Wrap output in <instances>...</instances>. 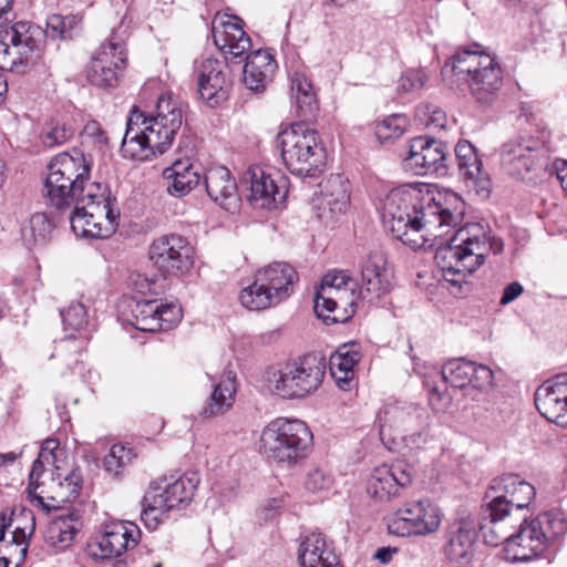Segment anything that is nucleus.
I'll return each instance as SVG.
<instances>
[{
	"label": "nucleus",
	"mask_w": 567,
	"mask_h": 567,
	"mask_svg": "<svg viewBox=\"0 0 567 567\" xmlns=\"http://www.w3.org/2000/svg\"><path fill=\"white\" fill-rule=\"evenodd\" d=\"M465 204L455 193L435 192L427 184H406L386 195L382 220L393 237L411 247L422 244L415 236L425 230L435 238L447 234L463 218Z\"/></svg>",
	"instance_id": "f257e3e1"
},
{
	"label": "nucleus",
	"mask_w": 567,
	"mask_h": 567,
	"mask_svg": "<svg viewBox=\"0 0 567 567\" xmlns=\"http://www.w3.org/2000/svg\"><path fill=\"white\" fill-rule=\"evenodd\" d=\"M183 124L181 102L171 95H162L156 103V113L146 118L133 111L127 121L122 142V152L133 159L145 161L164 154L172 146Z\"/></svg>",
	"instance_id": "f03ea898"
},
{
	"label": "nucleus",
	"mask_w": 567,
	"mask_h": 567,
	"mask_svg": "<svg viewBox=\"0 0 567 567\" xmlns=\"http://www.w3.org/2000/svg\"><path fill=\"white\" fill-rule=\"evenodd\" d=\"M491 243L484 226L470 223L436 250L435 259L442 265L444 279L460 286L463 277L472 275L484 264Z\"/></svg>",
	"instance_id": "7ed1b4c3"
},
{
	"label": "nucleus",
	"mask_w": 567,
	"mask_h": 567,
	"mask_svg": "<svg viewBox=\"0 0 567 567\" xmlns=\"http://www.w3.org/2000/svg\"><path fill=\"white\" fill-rule=\"evenodd\" d=\"M92 162L82 152L61 153L48 165L42 194L47 205L58 210L70 208L78 197L85 196Z\"/></svg>",
	"instance_id": "20e7f679"
},
{
	"label": "nucleus",
	"mask_w": 567,
	"mask_h": 567,
	"mask_svg": "<svg viewBox=\"0 0 567 567\" xmlns=\"http://www.w3.org/2000/svg\"><path fill=\"white\" fill-rule=\"evenodd\" d=\"M452 72L464 81L474 102L491 107L503 86V72L495 58L480 51L462 50L451 59Z\"/></svg>",
	"instance_id": "39448f33"
},
{
	"label": "nucleus",
	"mask_w": 567,
	"mask_h": 567,
	"mask_svg": "<svg viewBox=\"0 0 567 567\" xmlns=\"http://www.w3.org/2000/svg\"><path fill=\"white\" fill-rule=\"evenodd\" d=\"M277 145L287 169L300 177L321 173L327 162L326 148L316 130L292 124L277 136Z\"/></svg>",
	"instance_id": "423d86ee"
},
{
	"label": "nucleus",
	"mask_w": 567,
	"mask_h": 567,
	"mask_svg": "<svg viewBox=\"0 0 567 567\" xmlns=\"http://www.w3.org/2000/svg\"><path fill=\"white\" fill-rule=\"evenodd\" d=\"M324 373V361L307 354L269 369L266 372V383L269 391L281 399H303L318 390Z\"/></svg>",
	"instance_id": "0eeeda50"
},
{
	"label": "nucleus",
	"mask_w": 567,
	"mask_h": 567,
	"mask_svg": "<svg viewBox=\"0 0 567 567\" xmlns=\"http://www.w3.org/2000/svg\"><path fill=\"white\" fill-rule=\"evenodd\" d=\"M260 443L268 458L293 466L308 456L312 434L300 420L277 419L262 430Z\"/></svg>",
	"instance_id": "6e6552de"
},
{
	"label": "nucleus",
	"mask_w": 567,
	"mask_h": 567,
	"mask_svg": "<svg viewBox=\"0 0 567 567\" xmlns=\"http://www.w3.org/2000/svg\"><path fill=\"white\" fill-rule=\"evenodd\" d=\"M73 206L70 224L75 235L101 239L115 231L120 212L112 206L110 197L101 193V184L91 183L85 196L78 197Z\"/></svg>",
	"instance_id": "1a4fd4ad"
},
{
	"label": "nucleus",
	"mask_w": 567,
	"mask_h": 567,
	"mask_svg": "<svg viewBox=\"0 0 567 567\" xmlns=\"http://www.w3.org/2000/svg\"><path fill=\"white\" fill-rule=\"evenodd\" d=\"M45 42V32L38 25L20 21L6 29L0 39V68L18 73L34 63Z\"/></svg>",
	"instance_id": "9d476101"
},
{
	"label": "nucleus",
	"mask_w": 567,
	"mask_h": 567,
	"mask_svg": "<svg viewBox=\"0 0 567 567\" xmlns=\"http://www.w3.org/2000/svg\"><path fill=\"white\" fill-rule=\"evenodd\" d=\"M439 506L430 498L405 502L386 519L390 534L401 537L427 536L441 526Z\"/></svg>",
	"instance_id": "9b49d317"
},
{
	"label": "nucleus",
	"mask_w": 567,
	"mask_h": 567,
	"mask_svg": "<svg viewBox=\"0 0 567 567\" xmlns=\"http://www.w3.org/2000/svg\"><path fill=\"white\" fill-rule=\"evenodd\" d=\"M380 433L385 429L401 434L408 445L421 447L431 437V416L425 408L414 403H396L388 406L379 416Z\"/></svg>",
	"instance_id": "f8f14e48"
},
{
	"label": "nucleus",
	"mask_w": 567,
	"mask_h": 567,
	"mask_svg": "<svg viewBox=\"0 0 567 567\" xmlns=\"http://www.w3.org/2000/svg\"><path fill=\"white\" fill-rule=\"evenodd\" d=\"M444 382L463 389L464 395L480 402L494 386V372L484 364H476L464 358L451 359L442 368Z\"/></svg>",
	"instance_id": "ddd939ff"
},
{
	"label": "nucleus",
	"mask_w": 567,
	"mask_h": 567,
	"mask_svg": "<svg viewBox=\"0 0 567 567\" xmlns=\"http://www.w3.org/2000/svg\"><path fill=\"white\" fill-rule=\"evenodd\" d=\"M127 32L118 28L92 55L87 65V80L95 86L107 87L117 83V69L126 61Z\"/></svg>",
	"instance_id": "4468645a"
},
{
	"label": "nucleus",
	"mask_w": 567,
	"mask_h": 567,
	"mask_svg": "<svg viewBox=\"0 0 567 567\" xmlns=\"http://www.w3.org/2000/svg\"><path fill=\"white\" fill-rule=\"evenodd\" d=\"M150 259L164 277H182L194 265V248L182 236L171 234L155 239L150 246Z\"/></svg>",
	"instance_id": "2eb2a0df"
},
{
	"label": "nucleus",
	"mask_w": 567,
	"mask_h": 567,
	"mask_svg": "<svg viewBox=\"0 0 567 567\" xmlns=\"http://www.w3.org/2000/svg\"><path fill=\"white\" fill-rule=\"evenodd\" d=\"M446 145L437 140L419 136L411 141L409 151L404 157V167L414 175L447 174Z\"/></svg>",
	"instance_id": "dca6fc26"
},
{
	"label": "nucleus",
	"mask_w": 567,
	"mask_h": 567,
	"mask_svg": "<svg viewBox=\"0 0 567 567\" xmlns=\"http://www.w3.org/2000/svg\"><path fill=\"white\" fill-rule=\"evenodd\" d=\"M200 482L197 472H186L178 478L169 482L163 478L145 494V501L152 502L154 508L169 512L179 506L188 505Z\"/></svg>",
	"instance_id": "f3484780"
},
{
	"label": "nucleus",
	"mask_w": 567,
	"mask_h": 567,
	"mask_svg": "<svg viewBox=\"0 0 567 567\" xmlns=\"http://www.w3.org/2000/svg\"><path fill=\"white\" fill-rule=\"evenodd\" d=\"M543 145L533 136H519L503 144L501 164L503 169L517 178L525 176L539 165Z\"/></svg>",
	"instance_id": "a211bd4d"
},
{
	"label": "nucleus",
	"mask_w": 567,
	"mask_h": 567,
	"mask_svg": "<svg viewBox=\"0 0 567 567\" xmlns=\"http://www.w3.org/2000/svg\"><path fill=\"white\" fill-rule=\"evenodd\" d=\"M200 99L216 106L228 99L231 79L225 60L204 59L195 70Z\"/></svg>",
	"instance_id": "6ab92c4d"
},
{
	"label": "nucleus",
	"mask_w": 567,
	"mask_h": 567,
	"mask_svg": "<svg viewBox=\"0 0 567 567\" xmlns=\"http://www.w3.org/2000/svg\"><path fill=\"white\" fill-rule=\"evenodd\" d=\"M279 181L260 166L250 167L246 174V179L250 184L249 202L256 208L277 209L287 196L285 177L276 174Z\"/></svg>",
	"instance_id": "aec40b11"
},
{
	"label": "nucleus",
	"mask_w": 567,
	"mask_h": 567,
	"mask_svg": "<svg viewBox=\"0 0 567 567\" xmlns=\"http://www.w3.org/2000/svg\"><path fill=\"white\" fill-rule=\"evenodd\" d=\"M141 538V529L135 523L120 522L105 527L104 533L90 545L91 555L100 559L120 557L134 548Z\"/></svg>",
	"instance_id": "412c9836"
},
{
	"label": "nucleus",
	"mask_w": 567,
	"mask_h": 567,
	"mask_svg": "<svg viewBox=\"0 0 567 567\" xmlns=\"http://www.w3.org/2000/svg\"><path fill=\"white\" fill-rule=\"evenodd\" d=\"M412 483L411 467L396 462L391 465L383 464L372 472L368 481V494L380 502H388L401 495V491Z\"/></svg>",
	"instance_id": "4be33fe9"
},
{
	"label": "nucleus",
	"mask_w": 567,
	"mask_h": 567,
	"mask_svg": "<svg viewBox=\"0 0 567 567\" xmlns=\"http://www.w3.org/2000/svg\"><path fill=\"white\" fill-rule=\"evenodd\" d=\"M393 272L388 267L386 257L381 250H372L361 265L360 296L368 301L379 299L390 292Z\"/></svg>",
	"instance_id": "5701e85b"
},
{
	"label": "nucleus",
	"mask_w": 567,
	"mask_h": 567,
	"mask_svg": "<svg viewBox=\"0 0 567 567\" xmlns=\"http://www.w3.org/2000/svg\"><path fill=\"white\" fill-rule=\"evenodd\" d=\"M535 405L548 421L567 427V375H557L538 386Z\"/></svg>",
	"instance_id": "b1692460"
},
{
	"label": "nucleus",
	"mask_w": 567,
	"mask_h": 567,
	"mask_svg": "<svg viewBox=\"0 0 567 567\" xmlns=\"http://www.w3.org/2000/svg\"><path fill=\"white\" fill-rule=\"evenodd\" d=\"M355 292L351 288L333 290L319 287L315 297V311L326 323L347 322L354 313Z\"/></svg>",
	"instance_id": "393cba45"
},
{
	"label": "nucleus",
	"mask_w": 567,
	"mask_h": 567,
	"mask_svg": "<svg viewBox=\"0 0 567 567\" xmlns=\"http://www.w3.org/2000/svg\"><path fill=\"white\" fill-rule=\"evenodd\" d=\"M131 312L134 328L146 332L167 329L181 318L179 307L158 303L156 300H135L131 305Z\"/></svg>",
	"instance_id": "a878e982"
},
{
	"label": "nucleus",
	"mask_w": 567,
	"mask_h": 567,
	"mask_svg": "<svg viewBox=\"0 0 567 567\" xmlns=\"http://www.w3.org/2000/svg\"><path fill=\"white\" fill-rule=\"evenodd\" d=\"M455 157L460 175L466 186L473 188L478 195L487 196L491 190V178L482 169V161L476 148L468 141H460L455 146Z\"/></svg>",
	"instance_id": "bb28decb"
},
{
	"label": "nucleus",
	"mask_w": 567,
	"mask_h": 567,
	"mask_svg": "<svg viewBox=\"0 0 567 567\" xmlns=\"http://www.w3.org/2000/svg\"><path fill=\"white\" fill-rule=\"evenodd\" d=\"M205 187L208 196L227 212L239 206L237 184L230 171L225 166L210 167L205 174Z\"/></svg>",
	"instance_id": "cd10ccee"
},
{
	"label": "nucleus",
	"mask_w": 567,
	"mask_h": 567,
	"mask_svg": "<svg viewBox=\"0 0 567 567\" xmlns=\"http://www.w3.org/2000/svg\"><path fill=\"white\" fill-rule=\"evenodd\" d=\"M256 275L259 278V282L266 286L279 303L292 293L293 285L299 279L295 268L281 261H276L258 269Z\"/></svg>",
	"instance_id": "c85d7f7f"
},
{
	"label": "nucleus",
	"mask_w": 567,
	"mask_h": 567,
	"mask_svg": "<svg viewBox=\"0 0 567 567\" xmlns=\"http://www.w3.org/2000/svg\"><path fill=\"white\" fill-rule=\"evenodd\" d=\"M87 339L86 336L82 339L65 337L55 342L50 355V370L59 377L73 373L82 364V354Z\"/></svg>",
	"instance_id": "c756f323"
},
{
	"label": "nucleus",
	"mask_w": 567,
	"mask_h": 567,
	"mask_svg": "<svg viewBox=\"0 0 567 567\" xmlns=\"http://www.w3.org/2000/svg\"><path fill=\"white\" fill-rule=\"evenodd\" d=\"M277 63L267 50H257L246 56L243 75L245 85L254 92H262L271 81Z\"/></svg>",
	"instance_id": "7c9ffc66"
},
{
	"label": "nucleus",
	"mask_w": 567,
	"mask_h": 567,
	"mask_svg": "<svg viewBox=\"0 0 567 567\" xmlns=\"http://www.w3.org/2000/svg\"><path fill=\"white\" fill-rule=\"evenodd\" d=\"M298 559L301 567H336L337 557L320 532H311L302 537Z\"/></svg>",
	"instance_id": "2f4dec72"
},
{
	"label": "nucleus",
	"mask_w": 567,
	"mask_h": 567,
	"mask_svg": "<svg viewBox=\"0 0 567 567\" xmlns=\"http://www.w3.org/2000/svg\"><path fill=\"white\" fill-rule=\"evenodd\" d=\"M535 522L524 519L516 530H513V537L508 543V551L513 553L514 559L529 560L540 555L547 547L540 537Z\"/></svg>",
	"instance_id": "473e14b6"
},
{
	"label": "nucleus",
	"mask_w": 567,
	"mask_h": 567,
	"mask_svg": "<svg viewBox=\"0 0 567 567\" xmlns=\"http://www.w3.org/2000/svg\"><path fill=\"white\" fill-rule=\"evenodd\" d=\"M444 555L450 561L468 560L476 539L475 526L467 520L452 524L446 533Z\"/></svg>",
	"instance_id": "72a5a7b5"
},
{
	"label": "nucleus",
	"mask_w": 567,
	"mask_h": 567,
	"mask_svg": "<svg viewBox=\"0 0 567 567\" xmlns=\"http://www.w3.org/2000/svg\"><path fill=\"white\" fill-rule=\"evenodd\" d=\"M223 22L219 27L213 25V40L215 45L235 58L241 56L251 47L249 35L240 25L241 20Z\"/></svg>",
	"instance_id": "f704fd0d"
},
{
	"label": "nucleus",
	"mask_w": 567,
	"mask_h": 567,
	"mask_svg": "<svg viewBox=\"0 0 567 567\" xmlns=\"http://www.w3.org/2000/svg\"><path fill=\"white\" fill-rule=\"evenodd\" d=\"M350 203L348 181L341 175L331 176L321 189L318 207L322 214L328 212L331 216L343 214Z\"/></svg>",
	"instance_id": "c9c22d12"
},
{
	"label": "nucleus",
	"mask_w": 567,
	"mask_h": 567,
	"mask_svg": "<svg viewBox=\"0 0 567 567\" xmlns=\"http://www.w3.org/2000/svg\"><path fill=\"white\" fill-rule=\"evenodd\" d=\"M235 379V374L229 372L214 385L209 400L200 412L204 417L223 414L233 406L236 394Z\"/></svg>",
	"instance_id": "e433bc0d"
},
{
	"label": "nucleus",
	"mask_w": 567,
	"mask_h": 567,
	"mask_svg": "<svg viewBox=\"0 0 567 567\" xmlns=\"http://www.w3.org/2000/svg\"><path fill=\"white\" fill-rule=\"evenodd\" d=\"M361 353L354 349V346L343 344L330 358L331 374L341 389L352 380L354 367L359 363Z\"/></svg>",
	"instance_id": "4c0bfd02"
},
{
	"label": "nucleus",
	"mask_w": 567,
	"mask_h": 567,
	"mask_svg": "<svg viewBox=\"0 0 567 567\" xmlns=\"http://www.w3.org/2000/svg\"><path fill=\"white\" fill-rule=\"evenodd\" d=\"M53 224L44 213L33 214L21 226V239L28 248L44 245L51 237Z\"/></svg>",
	"instance_id": "58836bf2"
},
{
	"label": "nucleus",
	"mask_w": 567,
	"mask_h": 567,
	"mask_svg": "<svg viewBox=\"0 0 567 567\" xmlns=\"http://www.w3.org/2000/svg\"><path fill=\"white\" fill-rule=\"evenodd\" d=\"M291 96L300 116H311L317 110V97L310 80L300 73L291 78Z\"/></svg>",
	"instance_id": "ea45409f"
},
{
	"label": "nucleus",
	"mask_w": 567,
	"mask_h": 567,
	"mask_svg": "<svg viewBox=\"0 0 567 567\" xmlns=\"http://www.w3.org/2000/svg\"><path fill=\"white\" fill-rule=\"evenodd\" d=\"M543 535L546 547L554 545L567 533V518L559 511H548L533 519Z\"/></svg>",
	"instance_id": "a19ab883"
},
{
	"label": "nucleus",
	"mask_w": 567,
	"mask_h": 567,
	"mask_svg": "<svg viewBox=\"0 0 567 567\" xmlns=\"http://www.w3.org/2000/svg\"><path fill=\"white\" fill-rule=\"evenodd\" d=\"M239 300L248 310H262L279 303L266 286L259 282L256 274L252 284L240 291Z\"/></svg>",
	"instance_id": "79ce46f5"
},
{
	"label": "nucleus",
	"mask_w": 567,
	"mask_h": 567,
	"mask_svg": "<svg viewBox=\"0 0 567 567\" xmlns=\"http://www.w3.org/2000/svg\"><path fill=\"white\" fill-rule=\"evenodd\" d=\"M483 502L482 519L511 522V524H514L515 519L513 516L515 509L507 499L499 498L498 495H495V492L491 487L485 492Z\"/></svg>",
	"instance_id": "37998d69"
},
{
	"label": "nucleus",
	"mask_w": 567,
	"mask_h": 567,
	"mask_svg": "<svg viewBox=\"0 0 567 567\" xmlns=\"http://www.w3.org/2000/svg\"><path fill=\"white\" fill-rule=\"evenodd\" d=\"M514 528L515 525L511 524V522L482 519L480 523V529L484 543L488 546H498L504 544L507 551Z\"/></svg>",
	"instance_id": "c03bdc74"
},
{
	"label": "nucleus",
	"mask_w": 567,
	"mask_h": 567,
	"mask_svg": "<svg viewBox=\"0 0 567 567\" xmlns=\"http://www.w3.org/2000/svg\"><path fill=\"white\" fill-rule=\"evenodd\" d=\"M73 128L56 118L48 120L41 127L39 138L41 143L49 148L61 146L72 138Z\"/></svg>",
	"instance_id": "a18cd8bd"
},
{
	"label": "nucleus",
	"mask_w": 567,
	"mask_h": 567,
	"mask_svg": "<svg viewBox=\"0 0 567 567\" xmlns=\"http://www.w3.org/2000/svg\"><path fill=\"white\" fill-rule=\"evenodd\" d=\"M78 529L65 518L53 520L45 534V540L52 547L62 550L71 546Z\"/></svg>",
	"instance_id": "49530a36"
},
{
	"label": "nucleus",
	"mask_w": 567,
	"mask_h": 567,
	"mask_svg": "<svg viewBox=\"0 0 567 567\" xmlns=\"http://www.w3.org/2000/svg\"><path fill=\"white\" fill-rule=\"evenodd\" d=\"M135 456L132 449L121 444H114L104 457L103 465L107 473L117 476Z\"/></svg>",
	"instance_id": "de8ad7c7"
},
{
	"label": "nucleus",
	"mask_w": 567,
	"mask_h": 567,
	"mask_svg": "<svg viewBox=\"0 0 567 567\" xmlns=\"http://www.w3.org/2000/svg\"><path fill=\"white\" fill-rule=\"evenodd\" d=\"M65 330L85 331L90 324L89 315L85 306L80 301L71 302L61 311Z\"/></svg>",
	"instance_id": "09e8293b"
},
{
	"label": "nucleus",
	"mask_w": 567,
	"mask_h": 567,
	"mask_svg": "<svg viewBox=\"0 0 567 567\" xmlns=\"http://www.w3.org/2000/svg\"><path fill=\"white\" fill-rule=\"evenodd\" d=\"M81 18L76 16L52 14L47 20V31L52 38L68 39L72 38V31L81 23Z\"/></svg>",
	"instance_id": "8fccbe9b"
},
{
	"label": "nucleus",
	"mask_w": 567,
	"mask_h": 567,
	"mask_svg": "<svg viewBox=\"0 0 567 567\" xmlns=\"http://www.w3.org/2000/svg\"><path fill=\"white\" fill-rule=\"evenodd\" d=\"M43 463L44 461L41 458H37L33 464L32 468L29 475V484H28V499L32 503L38 505L39 507L43 508L47 512H50L52 507H55L56 505H49L44 502V497L42 496L43 491L41 493H38L37 489L41 486V483L39 482L40 476L43 473Z\"/></svg>",
	"instance_id": "3c124183"
},
{
	"label": "nucleus",
	"mask_w": 567,
	"mask_h": 567,
	"mask_svg": "<svg viewBox=\"0 0 567 567\" xmlns=\"http://www.w3.org/2000/svg\"><path fill=\"white\" fill-rule=\"evenodd\" d=\"M406 127V118L403 115H391L377 125L375 134L380 140L400 137Z\"/></svg>",
	"instance_id": "603ef678"
},
{
	"label": "nucleus",
	"mask_w": 567,
	"mask_h": 567,
	"mask_svg": "<svg viewBox=\"0 0 567 567\" xmlns=\"http://www.w3.org/2000/svg\"><path fill=\"white\" fill-rule=\"evenodd\" d=\"M82 482V476L78 471H72L69 473L63 481H59L56 484L59 485L60 492L56 496H50L49 498L52 502H55L56 505L54 508L59 507V503L68 501L71 496H75L80 488Z\"/></svg>",
	"instance_id": "864d4df0"
},
{
	"label": "nucleus",
	"mask_w": 567,
	"mask_h": 567,
	"mask_svg": "<svg viewBox=\"0 0 567 567\" xmlns=\"http://www.w3.org/2000/svg\"><path fill=\"white\" fill-rule=\"evenodd\" d=\"M167 179H172L168 184L167 190L175 197H183L188 194L199 183V173H188V175L178 176H165Z\"/></svg>",
	"instance_id": "5fc2aeb1"
},
{
	"label": "nucleus",
	"mask_w": 567,
	"mask_h": 567,
	"mask_svg": "<svg viewBox=\"0 0 567 567\" xmlns=\"http://www.w3.org/2000/svg\"><path fill=\"white\" fill-rule=\"evenodd\" d=\"M516 485L514 496L508 499V503L516 512H518L526 508L532 503L535 498L536 489L530 483L522 480L518 475Z\"/></svg>",
	"instance_id": "6e6d98bb"
},
{
	"label": "nucleus",
	"mask_w": 567,
	"mask_h": 567,
	"mask_svg": "<svg viewBox=\"0 0 567 567\" xmlns=\"http://www.w3.org/2000/svg\"><path fill=\"white\" fill-rule=\"evenodd\" d=\"M427 81V76L422 70L410 69L405 71L398 84V91L403 93H414L421 91Z\"/></svg>",
	"instance_id": "4d7b16f0"
},
{
	"label": "nucleus",
	"mask_w": 567,
	"mask_h": 567,
	"mask_svg": "<svg viewBox=\"0 0 567 567\" xmlns=\"http://www.w3.org/2000/svg\"><path fill=\"white\" fill-rule=\"evenodd\" d=\"M332 476L322 467L315 466L309 470L306 476L305 486L311 492H321L331 487Z\"/></svg>",
	"instance_id": "13d9d810"
},
{
	"label": "nucleus",
	"mask_w": 567,
	"mask_h": 567,
	"mask_svg": "<svg viewBox=\"0 0 567 567\" xmlns=\"http://www.w3.org/2000/svg\"><path fill=\"white\" fill-rule=\"evenodd\" d=\"M516 482V474H506L497 478H494L489 487L495 492V495L499 496V498L508 501L514 496V492L517 486Z\"/></svg>",
	"instance_id": "bf43d9fd"
},
{
	"label": "nucleus",
	"mask_w": 567,
	"mask_h": 567,
	"mask_svg": "<svg viewBox=\"0 0 567 567\" xmlns=\"http://www.w3.org/2000/svg\"><path fill=\"white\" fill-rule=\"evenodd\" d=\"M331 287L333 290H341L342 288H351L355 292V282L344 271H329L322 279L320 287Z\"/></svg>",
	"instance_id": "052dcab7"
},
{
	"label": "nucleus",
	"mask_w": 567,
	"mask_h": 567,
	"mask_svg": "<svg viewBox=\"0 0 567 567\" xmlns=\"http://www.w3.org/2000/svg\"><path fill=\"white\" fill-rule=\"evenodd\" d=\"M452 396L446 389L432 386L429 391V404L437 413H444L452 404Z\"/></svg>",
	"instance_id": "680f3d73"
},
{
	"label": "nucleus",
	"mask_w": 567,
	"mask_h": 567,
	"mask_svg": "<svg viewBox=\"0 0 567 567\" xmlns=\"http://www.w3.org/2000/svg\"><path fill=\"white\" fill-rule=\"evenodd\" d=\"M83 136L90 138L100 148L107 144V136L96 121H90L83 128Z\"/></svg>",
	"instance_id": "e2e57ef3"
},
{
	"label": "nucleus",
	"mask_w": 567,
	"mask_h": 567,
	"mask_svg": "<svg viewBox=\"0 0 567 567\" xmlns=\"http://www.w3.org/2000/svg\"><path fill=\"white\" fill-rule=\"evenodd\" d=\"M143 505L144 508L141 518L147 528L155 529L158 525V516L165 512H162L159 508H154L152 502H146L145 497L143 498Z\"/></svg>",
	"instance_id": "0e129e2a"
},
{
	"label": "nucleus",
	"mask_w": 567,
	"mask_h": 567,
	"mask_svg": "<svg viewBox=\"0 0 567 567\" xmlns=\"http://www.w3.org/2000/svg\"><path fill=\"white\" fill-rule=\"evenodd\" d=\"M188 173H198L188 159H176L171 167L164 171L165 176L188 175Z\"/></svg>",
	"instance_id": "69168bd1"
},
{
	"label": "nucleus",
	"mask_w": 567,
	"mask_h": 567,
	"mask_svg": "<svg viewBox=\"0 0 567 567\" xmlns=\"http://www.w3.org/2000/svg\"><path fill=\"white\" fill-rule=\"evenodd\" d=\"M59 447V441L54 439H47L40 449L38 457L43 460L47 463L55 462V451Z\"/></svg>",
	"instance_id": "338daca9"
},
{
	"label": "nucleus",
	"mask_w": 567,
	"mask_h": 567,
	"mask_svg": "<svg viewBox=\"0 0 567 567\" xmlns=\"http://www.w3.org/2000/svg\"><path fill=\"white\" fill-rule=\"evenodd\" d=\"M523 293V286L515 281L509 285H507L504 289L503 296L499 300V303L505 306L514 301L516 298H518Z\"/></svg>",
	"instance_id": "774afa93"
}]
</instances>
